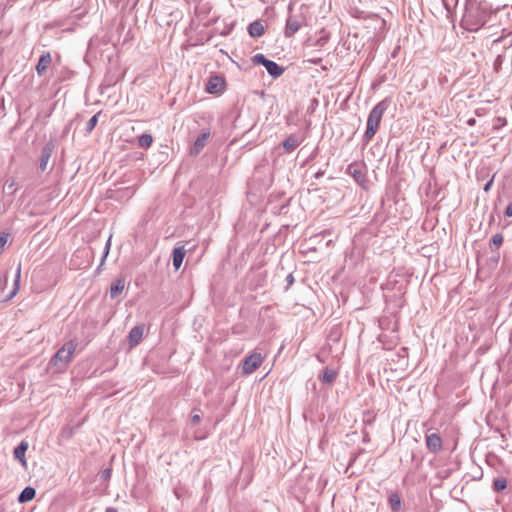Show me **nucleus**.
I'll return each instance as SVG.
<instances>
[{
	"label": "nucleus",
	"instance_id": "f257e3e1",
	"mask_svg": "<svg viewBox=\"0 0 512 512\" xmlns=\"http://www.w3.org/2000/svg\"><path fill=\"white\" fill-rule=\"evenodd\" d=\"M491 10L485 2L469 0L466 4L461 26L470 32L478 31L489 19Z\"/></svg>",
	"mask_w": 512,
	"mask_h": 512
},
{
	"label": "nucleus",
	"instance_id": "f03ea898",
	"mask_svg": "<svg viewBox=\"0 0 512 512\" xmlns=\"http://www.w3.org/2000/svg\"><path fill=\"white\" fill-rule=\"evenodd\" d=\"M76 348L77 342L74 340L65 343L49 361V368L53 369L55 372L64 371L72 361Z\"/></svg>",
	"mask_w": 512,
	"mask_h": 512
},
{
	"label": "nucleus",
	"instance_id": "7ed1b4c3",
	"mask_svg": "<svg viewBox=\"0 0 512 512\" xmlns=\"http://www.w3.org/2000/svg\"><path fill=\"white\" fill-rule=\"evenodd\" d=\"M385 109V105L383 102H381L371 110L367 120V129L365 132L367 139H371L377 132Z\"/></svg>",
	"mask_w": 512,
	"mask_h": 512
},
{
	"label": "nucleus",
	"instance_id": "20e7f679",
	"mask_svg": "<svg viewBox=\"0 0 512 512\" xmlns=\"http://www.w3.org/2000/svg\"><path fill=\"white\" fill-rule=\"evenodd\" d=\"M252 62L255 65H263L268 74L273 78H278L284 73V68L276 62L267 59L263 54L258 53L252 57Z\"/></svg>",
	"mask_w": 512,
	"mask_h": 512
},
{
	"label": "nucleus",
	"instance_id": "39448f33",
	"mask_svg": "<svg viewBox=\"0 0 512 512\" xmlns=\"http://www.w3.org/2000/svg\"><path fill=\"white\" fill-rule=\"evenodd\" d=\"M307 25V19L303 13L289 14L286 20L284 35L291 37L298 32L303 26Z\"/></svg>",
	"mask_w": 512,
	"mask_h": 512
},
{
	"label": "nucleus",
	"instance_id": "423d86ee",
	"mask_svg": "<svg viewBox=\"0 0 512 512\" xmlns=\"http://www.w3.org/2000/svg\"><path fill=\"white\" fill-rule=\"evenodd\" d=\"M264 357L257 352L246 356L243 360L242 371L245 375L252 374L263 362Z\"/></svg>",
	"mask_w": 512,
	"mask_h": 512
},
{
	"label": "nucleus",
	"instance_id": "0eeeda50",
	"mask_svg": "<svg viewBox=\"0 0 512 512\" xmlns=\"http://www.w3.org/2000/svg\"><path fill=\"white\" fill-rule=\"evenodd\" d=\"M210 135L211 133L209 129L202 130V132L198 135V137L195 139L194 143L190 148V155H199L203 148L206 146Z\"/></svg>",
	"mask_w": 512,
	"mask_h": 512
},
{
	"label": "nucleus",
	"instance_id": "6e6552de",
	"mask_svg": "<svg viewBox=\"0 0 512 512\" xmlns=\"http://www.w3.org/2000/svg\"><path fill=\"white\" fill-rule=\"evenodd\" d=\"M305 137L302 134H290L283 142L282 147L287 153L294 151L303 141Z\"/></svg>",
	"mask_w": 512,
	"mask_h": 512
},
{
	"label": "nucleus",
	"instance_id": "1a4fd4ad",
	"mask_svg": "<svg viewBox=\"0 0 512 512\" xmlns=\"http://www.w3.org/2000/svg\"><path fill=\"white\" fill-rule=\"evenodd\" d=\"M426 446L432 453H438L442 449V439L437 433L426 435Z\"/></svg>",
	"mask_w": 512,
	"mask_h": 512
},
{
	"label": "nucleus",
	"instance_id": "9d476101",
	"mask_svg": "<svg viewBox=\"0 0 512 512\" xmlns=\"http://www.w3.org/2000/svg\"><path fill=\"white\" fill-rule=\"evenodd\" d=\"M224 86V80L219 76H212L206 84V91L210 94L219 93Z\"/></svg>",
	"mask_w": 512,
	"mask_h": 512
},
{
	"label": "nucleus",
	"instance_id": "9b49d317",
	"mask_svg": "<svg viewBox=\"0 0 512 512\" xmlns=\"http://www.w3.org/2000/svg\"><path fill=\"white\" fill-rule=\"evenodd\" d=\"M144 333V326L143 325H137L133 327L129 334H128V340L130 346H136L140 343Z\"/></svg>",
	"mask_w": 512,
	"mask_h": 512
},
{
	"label": "nucleus",
	"instance_id": "f8f14e48",
	"mask_svg": "<svg viewBox=\"0 0 512 512\" xmlns=\"http://www.w3.org/2000/svg\"><path fill=\"white\" fill-rule=\"evenodd\" d=\"M28 449V443L26 441H21L18 446L15 447L14 449V458L16 460H18L21 465L26 468L27 467V462H26V458H25V453Z\"/></svg>",
	"mask_w": 512,
	"mask_h": 512
},
{
	"label": "nucleus",
	"instance_id": "ddd939ff",
	"mask_svg": "<svg viewBox=\"0 0 512 512\" xmlns=\"http://www.w3.org/2000/svg\"><path fill=\"white\" fill-rule=\"evenodd\" d=\"M51 61H52V58H51L50 53L49 52L43 53L40 56L39 61L36 65L37 74L40 76L43 75L46 72L47 68L50 66Z\"/></svg>",
	"mask_w": 512,
	"mask_h": 512
},
{
	"label": "nucleus",
	"instance_id": "4468645a",
	"mask_svg": "<svg viewBox=\"0 0 512 512\" xmlns=\"http://www.w3.org/2000/svg\"><path fill=\"white\" fill-rule=\"evenodd\" d=\"M53 148L51 145H46L41 150L40 160H39V168L41 171H45L47 169L48 162L52 156Z\"/></svg>",
	"mask_w": 512,
	"mask_h": 512
},
{
	"label": "nucleus",
	"instance_id": "2eb2a0df",
	"mask_svg": "<svg viewBox=\"0 0 512 512\" xmlns=\"http://www.w3.org/2000/svg\"><path fill=\"white\" fill-rule=\"evenodd\" d=\"M185 254H186V250L184 249L183 246L175 247L173 249L172 259H173V266H174L175 270H178L181 267L184 257H185Z\"/></svg>",
	"mask_w": 512,
	"mask_h": 512
},
{
	"label": "nucleus",
	"instance_id": "dca6fc26",
	"mask_svg": "<svg viewBox=\"0 0 512 512\" xmlns=\"http://www.w3.org/2000/svg\"><path fill=\"white\" fill-rule=\"evenodd\" d=\"M125 288V280L123 278L115 279L110 286V296L112 299L117 298Z\"/></svg>",
	"mask_w": 512,
	"mask_h": 512
},
{
	"label": "nucleus",
	"instance_id": "f3484780",
	"mask_svg": "<svg viewBox=\"0 0 512 512\" xmlns=\"http://www.w3.org/2000/svg\"><path fill=\"white\" fill-rule=\"evenodd\" d=\"M265 32L264 26L260 20H256L249 24L248 33L253 38L261 37Z\"/></svg>",
	"mask_w": 512,
	"mask_h": 512
},
{
	"label": "nucleus",
	"instance_id": "a211bd4d",
	"mask_svg": "<svg viewBox=\"0 0 512 512\" xmlns=\"http://www.w3.org/2000/svg\"><path fill=\"white\" fill-rule=\"evenodd\" d=\"M35 495L36 490L31 486H27L21 491L17 500L19 503H26L31 501L35 497Z\"/></svg>",
	"mask_w": 512,
	"mask_h": 512
},
{
	"label": "nucleus",
	"instance_id": "6ab92c4d",
	"mask_svg": "<svg viewBox=\"0 0 512 512\" xmlns=\"http://www.w3.org/2000/svg\"><path fill=\"white\" fill-rule=\"evenodd\" d=\"M388 501L393 512H396L401 508V498L398 493H391L389 495Z\"/></svg>",
	"mask_w": 512,
	"mask_h": 512
},
{
	"label": "nucleus",
	"instance_id": "aec40b11",
	"mask_svg": "<svg viewBox=\"0 0 512 512\" xmlns=\"http://www.w3.org/2000/svg\"><path fill=\"white\" fill-rule=\"evenodd\" d=\"M336 378V372L332 369L325 368L323 370L321 381L325 384H331Z\"/></svg>",
	"mask_w": 512,
	"mask_h": 512
},
{
	"label": "nucleus",
	"instance_id": "412c9836",
	"mask_svg": "<svg viewBox=\"0 0 512 512\" xmlns=\"http://www.w3.org/2000/svg\"><path fill=\"white\" fill-rule=\"evenodd\" d=\"M153 143V137L150 134L144 133L138 138V145L142 148H149Z\"/></svg>",
	"mask_w": 512,
	"mask_h": 512
},
{
	"label": "nucleus",
	"instance_id": "4be33fe9",
	"mask_svg": "<svg viewBox=\"0 0 512 512\" xmlns=\"http://www.w3.org/2000/svg\"><path fill=\"white\" fill-rule=\"evenodd\" d=\"M493 486L496 491H502L507 487V481L505 478H497L494 480Z\"/></svg>",
	"mask_w": 512,
	"mask_h": 512
},
{
	"label": "nucleus",
	"instance_id": "5701e85b",
	"mask_svg": "<svg viewBox=\"0 0 512 512\" xmlns=\"http://www.w3.org/2000/svg\"><path fill=\"white\" fill-rule=\"evenodd\" d=\"M98 117L97 115H93L86 123V131L90 133L95 126L97 125Z\"/></svg>",
	"mask_w": 512,
	"mask_h": 512
},
{
	"label": "nucleus",
	"instance_id": "b1692460",
	"mask_svg": "<svg viewBox=\"0 0 512 512\" xmlns=\"http://www.w3.org/2000/svg\"><path fill=\"white\" fill-rule=\"evenodd\" d=\"M110 246H111V238H109L105 244V247H104V252H103V257L101 259V263H100V266L103 265L106 257L108 256L109 254V250H110Z\"/></svg>",
	"mask_w": 512,
	"mask_h": 512
},
{
	"label": "nucleus",
	"instance_id": "393cba45",
	"mask_svg": "<svg viewBox=\"0 0 512 512\" xmlns=\"http://www.w3.org/2000/svg\"><path fill=\"white\" fill-rule=\"evenodd\" d=\"M492 243L496 248H499L503 243V236L501 234H495L492 237Z\"/></svg>",
	"mask_w": 512,
	"mask_h": 512
},
{
	"label": "nucleus",
	"instance_id": "a878e982",
	"mask_svg": "<svg viewBox=\"0 0 512 512\" xmlns=\"http://www.w3.org/2000/svg\"><path fill=\"white\" fill-rule=\"evenodd\" d=\"M20 272H21V269H20V266L18 267L17 269V275H16V281H15V287H14V290L12 292V296L15 295L17 293V290H18V282H19V278H20Z\"/></svg>",
	"mask_w": 512,
	"mask_h": 512
},
{
	"label": "nucleus",
	"instance_id": "bb28decb",
	"mask_svg": "<svg viewBox=\"0 0 512 512\" xmlns=\"http://www.w3.org/2000/svg\"><path fill=\"white\" fill-rule=\"evenodd\" d=\"M286 282H287V288L291 287L294 284L295 278L292 273L287 275Z\"/></svg>",
	"mask_w": 512,
	"mask_h": 512
},
{
	"label": "nucleus",
	"instance_id": "cd10ccee",
	"mask_svg": "<svg viewBox=\"0 0 512 512\" xmlns=\"http://www.w3.org/2000/svg\"><path fill=\"white\" fill-rule=\"evenodd\" d=\"M317 105H318V100L316 98H313L310 102L308 109H307L308 112H313Z\"/></svg>",
	"mask_w": 512,
	"mask_h": 512
},
{
	"label": "nucleus",
	"instance_id": "c85d7f7f",
	"mask_svg": "<svg viewBox=\"0 0 512 512\" xmlns=\"http://www.w3.org/2000/svg\"><path fill=\"white\" fill-rule=\"evenodd\" d=\"M200 420H201V416L199 414H197V413L192 414V416H191V423L193 425L198 424L200 422Z\"/></svg>",
	"mask_w": 512,
	"mask_h": 512
},
{
	"label": "nucleus",
	"instance_id": "c756f323",
	"mask_svg": "<svg viewBox=\"0 0 512 512\" xmlns=\"http://www.w3.org/2000/svg\"><path fill=\"white\" fill-rule=\"evenodd\" d=\"M7 239H8L7 234H3V235L0 234V249L5 246V244L7 243Z\"/></svg>",
	"mask_w": 512,
	"mask_h": 512
},
{
	"label": "nucleus",
	"instance_id": "7c9ffc66",
	"mask_svg": "<svg viewBox=\"0 0 512 512\" xmlns=\"http://www.w3.org/2000/svg\"><path fill=\"white\" fill-rule=\"evenodd\" d=\"M504 214L506 217H512V203L506 207Z\"/></svg>",
	"mask_w": 512,
	"mask_h": 512
},
{
	"label": "nucleus",
	"instance_id": "2f4dec72",
	"mask_svg": "<svg viewBox=\"0 0 512 512\" xmlns=\"http://www.w3.org/2000/svg\"><path fill=\"white\" fill-rule=\"evenodd\" d=\"M506 125V121L502 118H497V124H495V128L498 129L502 126Z\"/></svg>",
	"mask_w": 512,
	"mask_h": 512
},
{
	"label": "nucleus",
	"instance_id": "473e14b6",
	"mask_svg": "<svg viewBox=\"0 0 512 512\" xmlns=\"http://www.w3.org/2000/svg\"><path fill=\"white\" fill-rule=\"evenodd\" d=\"M111 476V470L110 469H105L103 472H102V478L103 479H109Z\"/></svg>",
	"mask_w": 512,
	"mask_h": 512
},
{
	"label": "nucleus",
	"instance_id": "72a5a7b5",
	"mask_svg": "<svg viewBox=\"0 0 512 512\" xmlns=\"http://www.w3.org/2000/svg\"><path fill=\"white\" fill-rule=\"evenodd\" d=\"M492 183H493V179H491L485 186H484V191H489L491 186H492Z\"/></svg>",
	"mask_w": 512,
	"mask_h": 512
},
{
	"label": "nucleus",
	"instance_id": "f704fd0d",
	"mask_svg": "<svg viewBox=\"0 0 512 512\" xmlns=\"http://www.w3.org/2000/svg\"><path fill=\"white\" fill-rule=\"evenodd\" d=\"M323 174H324V172H322V171H318V172H316V173H315L314 177H315L316 179H319L320 177H322V176H323Z\"/></svg>",
	"mask_w": 512,
	"mask_h": 512
},
{
	"label": "nucleus",
	"instance_id": "c9c22d12",
	"mask_svg": "<svg viewBox=\"0 0 512 512\" xmlns=\"http://www.w3.org/2000/svg\"><path fill=\"white\" fill-rule=\"evenodd\" d=\"M351 170H352V163H350L349 165H347V168H346V171L347 173H351Z\"/></svg>",
	"mask_w": 512,
	"mask_h": 512
},
{
	"label": "nucleus",
	"instance_id": "e433bc0d",
	"mask_svg": "<svg viewBox=\"0 0 512 512\" xmlns=\"http://www.w3.org/2000/svg\"><path fill=\"white\" fill-rule=\"evenodd\" d=\"M105 512H117L115 508H107Z\"/></svg>",
	"mask_w": 512,
	"mask_h": 512
},
{
	"label": "nucleus",
	"instance_id": "4c0bfd02",
	"mask_svg": "<svg viewBox=\"0 0 512 512\" xmlns=\"http://www.w3.org/2000/svg\"><path fill=\"white\" fill-rule=\"evenodd\" d=\"M351 466H352V457L348 461L347 468H350Z\"/></svg>",
	"mask_w": 512,
	"mask_h": 512
},
{
	"label": "nucleus",
	"instance_id": "58836bf2",
	"mask_svg": "<svg viewBox=\"0 0 512 512\" xmlns=\"http://www.w3.org/2000/svg\"><path fill=\"white\" fill-rule=\"evenodd\" d=\"M353 177H354V180H358V176H357V173L354 171V174H353Z\"/></svg>",
	"mask_w": 512,
	"mask_h": 512
},
{
	"label": "nucleus",
	"instance_id": "ea45409f",
	"mask_svg": "<svg viewBox=\"0 0 512 512\" xmlns=\"http://www.w3.org/2000/svg\"><path fill=\"white\" fill-rule=\"evenodd\" d=\"M474 122H475V120H474V119H473V120H470V121H469V124H470V125H472Z\"/></svg>",
	"mask_w": 512,
	"mask_h": 512
},
{
	"label": "nucleus",
	"instance_id": "a19ab883",
	"mask_svg": "<svg viewBox=\"0 0 512 512\" xmlns=\"http://www.w3.org/2000/svg\"><path fill=\"white\" fill-rule=\"evenodd\" d=\"M351 95H352V92H350V93L348 94L347 99H349V98L351 97Z\"/></svg>",
	"mask_w": 512,
	"mask_h": 512
}]
</instances>
